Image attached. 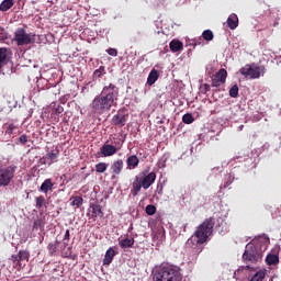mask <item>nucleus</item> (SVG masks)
I'll use <instances>...</instances> for the list:
<instances>
[{
    "label": "nucleus",
    "mask_w": 281,
    "mask_h": 281,
    "mask_svg": "<svg viewBox=\"0 0 281 281\" xmlns=\"http://www.w3.org/2000/svg\"><path fill=\"white\" fill-rule=\"evenodd\" d=\"M153 281H182L180 268L170 266L169 263H162L154 272Z\"/></svg>",
    "instance_id": "7ed1b4c3"
},
{
    "label": "nucleus",
    "mask_w": 281,
    "mask_h": 281,
    "mask_svg": "<svg viewBox=\"0 0 281 281\" xmlns=\"http://www.w3.org/2000/svg\"><path fill=\"white\" fill-rule=\"evenodd\" d=\"M170 49L171 52H180V49H183V43H181V41H171L170 42Z\"/></svg>",
    "instance_id": "bb28decb"
},
{
    "label": "nucleus",
    "mask_w": 281,
    "mask_h": 281,
    "mask_svg": "<svg viewBox=\"0 0 281 281\" xmlns=\"http://www.w3.org/2000/svg\"><path fill=\"white\" fill-rule=\"evenodd\" d=\"M156 212H157V209H156L155 204H147L146 214L148 216H155Z\"/></svg>",
    "instance_id": "e433bc0d"
},
{
    "label": "nucleus",
    "mask_w": 281,
    "mask_h": 281,
    "mask_svg": "<svg viewBox=\"0 0 281 281\" xmlns=\"http://www.w3.org/2000/svg\"><path fill=\"white\" fill-rule=\"evenodd\" d=\"M59 154H60V151H59L58 147H56V149H54L53 151L47 153L46 157H47V159L50 160V164H53V162H57Z\"/></svg>",
    "instance_id": "5701e85b"
},
{
    "label": "nucleus",
    "mask_w": 281,
    "mask_h": 281,
    "mask_svg": "<svg viewBox=\"0 0 281 281\" xmlns=\"http://www.w3.org/2000/svg\"><path fill=\"white\" fill-rule=\"evenodd\" d=\"M122 146L115 145L113 146L112 144H103V146L101 147V155L103 157H112L113 155H115V153L119 151V149H121Z\"/></svg>",
    "instance_id": "9d476101"
},
{
    "label": "nucleus",
    "mask_w": 281,
    "mask_h": 281,
    "mask_svg": "<svg viewBox=\"0 0 281 281\" xmlns=\"http://www.w3.org/2000/svg\"><path fill=\"white\" fill-rule=\"evenodd\" d=\"M202 38H204V41H213L214 33L212 30H204V32H202Z\"/></svg>",
    "instance_id": "f704fd0d"
},
{
    "label": "nucleus",
    "mask_w": 281,
    "mask_h": 281,
    "mask_svg": "<svg viewBox=\"0 0 281 281\" xmlns=\"http://www.w3.org/2000/svg\"><path fill=\"white\" fill-rule=\"evenodd\" d=\"M119 88L114 83H109L103 87L100 95H95L90 103V108L94 114H104L111 111L112 106L117 105Z\"/></svg>",
    "instance_id": "f03ea898"
},
{
    "label": "nucleus",
    "mask_w": 281,
    "mask_h": 281,
    "mask_svg": "<svg viewBox=\"0 0 281 281\" xmlns=\"http://www.w3.org/2000/svg\"><path fill=\"white\" fill-rule=\"evenodd\" d=\"M70 241V231L67 228L64 236V247H67Z\"/></svg>",
    "instance_id": "ea45409f"
},
{
    "label": "nucleus",
    "mask_w": 281,
    "mask_h": 281,
    "mask_svg": "<svg viewBox=\"0 0 281 281\" xmlns=\"http://www.w3.org/2000/svg\"><path fill=\"white\" fill-rule=\"evenodd\" d=\"M40 162H41V164H47V162H46V158H45V157L40 158Z\"/></svg>",
    "instance_id": "49530a36"
},
{
    "label": "nucleus",
    "mask_w": 281,
    "mask_h": 281,
    "mask_svg": "<svg viewBox=\"0 0 281 281\" xmlns=\"http://www.w3.org/2000/svg\"><path fill=\"white\" fill-rule=\"evenodd\" d=\"M238 92H239L238 85H233L232 89L229 90L231 98H237Z\"/></svg>",
    "instance_id": "4c0bfd02"
},
{
    "label": "nucleus",
    "mask_w": 281,
    "mask_h": 281,
    "mask_svg": "<svg viewBox=\"0 0 281 281\" xmlns=\"http://www.w3.org/2000/svg\"><path fill=\"white\" fill-rule=\"evenodd\" d=\"M106 53L109 54V56H113V57L119 56L117 48H109V49H106Z\"/></svg>",
    "instance_id": "37998d69"
},
{
    "label": "nucleus",
    "mask_w": 281,
    "mask_h": 281,
    "mask_svg": "<svg viewBox=\"0 0 281 281\" xmlns=\"http://www.w3.org/2000/svg\"><path fill=\"white\" fill-rule=\"evenodd\" d=\"M124 168V162L122 160V158H119V160H114V162H112L111 166V171L114 176H120V173H122Z\"/></svg>",
    "instance_id": "dca6fc26"
},
{
    "label": "nucleus",
    "mask_w": 281,
    "mask_h": 281,
    "mask_svg": "<svg viewBox=\"0 0 281 281\" xmlns=\"http://www.w3.org/2000/svg\"><path fill=\"white\" fill-rule=\"evenodd\" d=\"M104 74H106L105 66H100L99 68H97V70H94L93 78L94 79L102 78V76H104Z\"/></svg>",
    "instance_id": "7c9ffc66"
},
{
    "label": "nucleus",
    "mask_w": 281,
    "mask_h": 281,
    "mask_svg": "<svg viewBox=\"0 0 281 281\" xmlns=\"http://www.w3.org/2000/svg\"><path fill=\"white\" fill-rule=\"evenodd\" d=\"M280 261L279 255H268L266 257V262L268 266H277Z\"/></svg>",
    "instance_id": "393cba45"
},
{
    "label": "nucleus",
    "mask_w": 281,
    "mask_h": 281,
    "mask_svg": "<svg viewBox=\"0 0 281 281\" xmlns=\"http://www.w3.org/2000/svg\"><path fill=\"white\" fill-rule=\"evenodd\" d=\"M45 228V220L43 217H37L33 223V231H43Z\"/></svg>",
    "instance_id": "b1692460"
},
{
    "label": "nucleus",
    "mask_w": 281,
    "mask_h": 281,
    "mask_svg": "<svg viewBox=\"0 0 281 281\" xmlns=\"http://www.w3.org/2000/svg\"><path fill=\"white\" fill-rule=\"evenodd\" d=\"M214 225V218L209 217L196 226L192 236L189 237L184 244L186 251L194 256L201 255L204 249L203 245L207 243L210 236L213 234Z\"/></svg>",
    "instance_id": "f257e3e1"
},
{
    "label": "nucleus",
    "mask_w": 281,
    "mask_h": 281,
    "mask_svg": "<svg viewBox=\"0 0 281 281\" xmlns=\"http://www.w3.org/2000/svg\"><path fill=\"white\" fill-rule=\"evenodd\" d=\"M14 41L18 46L32 45L35 43L36 37L32 33H27L24 27H18L16 32H14Z\"/></svg>",
    "instance_id": "39448f33"
},
{
    "label": "nucleus",
    "mask_w": 281,
    "mask_h": 281,
    "mask_svg": "<svg viewBox=\"0 0 281 281\" xmlns=\"http://www.w3.org/2000/svg\"><path fill=\"white\" fill-rule=\"evenodd\" d=\"M159 79V71L153 68L147 77V85L153 86Z\"/></svg>",
    "instance_id": "aec40b11"
},
{
    "label": "nucleus",
    "mask_w": 281,
    "mask_h": 281,
    "mask_svg": "<svg viewBox=\"0 0 281 281\" xmlns=\"http://www.w3.org/2000/svg\"><path fill=\"white\" fill-rule=\"evenodd\" d=\"M228 72L225 68H221L214 76H212V87H221L226 82Z\"/></svg>",
    "instance_id": "6e6552de"
},
{
    "label": "nucleus",
    "mask_w": 281,
    "mask_h": 281,
    "mask_svg": "<svg viewBox=\"0 0 281 281\" xmlns=\"http://www.w3.org/2000/svg\"><path fill=\"white\" fill-rule=\"evenodd\" d=\"M156 178L157 175L155 171H150V173L145 175L142 180V187L144 188V190H148V188H150L151 184H154V182L156 181Z\"/></svg>",
    "instance_id": "9b49d317"
},
{
    "label": "nucleus",
    "mask_w": 281,
    "mask_h": 281,
    "mask_svg": "<svg viewBox=\"0 0 281 281\" xmlns=\"http://www.w3.org/2000/svg\"><path fill=\"white\" fill-rule=\"evenodd\" d=\"M119 245L122 249H131L135 245V239L126 235L123 239H119Z\"/></svg>",
    "instance_id": "f3484780"
},
{
    "label": "nucleus",
    "mask_w": 281,
    "mask_h": 281,
    "mask_svg": "<svg viewBox=\"0 0 281 281\" xmlns=\"http://www.w3.org/2000/svg\"><path fill=\"white\" fill-rule=\"evenodd\" d=\"M8 38V33L5 32V27L0 26V41H5Z\"/></svg>",
    "instance_id": "a19ab883"
},
{
    "label": "nucleus",
    "mask_w": 281,
    "mask_h": 281,
    "mask_svg": "<svg viewBox=\"0 0 281 281\" xmlns=\"http://www.w3.org/2000/svg\"><path fill=\"white\" fill-rule=\"evenodd\" d=\"M16 168L14 166H8L0 169V187H8L14 177Z\"/></svg>",
    "instance_id": "0eeeda50"
},
{
    "label": "nucleus",
    "mask_w": 281,
    "mask_h": 281,
    "mask_svg": "<svg viewBox=\"0 0 281 281\" xmlns=\"http://www.w3.org/2000/svg\"><path fill=\"white\" fill-rule=\"evenodd\" d=\"M91 217L95 220L97 217H104V212L99 203H90Z\"/></svg>",
    "instance_id": "ddd939ff"
},
{
    "label": "nucleus",
    "mask_w": 281,
    "mask_h": 281,
    "mask_svg": "<svg viewBox=\"0 0 281 281\" xmlns=\"http://www.w3.org/2000/svg\"><path fill=\"white\" fill-rule=\"evenodd\" d=\"M210 90H211V85H209V83L202 85V87H201L202 94H206L207 92H210Z\"/></svg>",
    "instance_id": "79ce46f5"
},
{
    "label": "nucleus",
    "mask_w": 281,
    "mask_h": 281,
    "mask_svg": "<svg viewBox=\"0 0 281 281\" xmlns=\"http://www.w3.org/2000/svg\"><path fill=\"white\" fill-rule=\"evenodd\" d=\"M13 5H14V0H3L0 3V11L11 10V8H13Z\"/></svg>",
    "instance_id": "a878e982"
},
{
    "label": "nucleus",
    "mask_w": 281,
    "mask_h": 281,
    "mask_svg": "<svg viewBox=\"0 0 281 281\" xmlns=\"http://www.w3.org/2000/svg\"><path fill=\"white\" fill-rule=\"evenodd\" d=\"M3 128L5 130V135H13L14 131L18 130L16 125L14 123H4Z\"/></svg>",
    "instance_id": "c85d7f7f"
},
{
    "label": "nucleus",
    "mask_w": 281,
    "mask_h": 281,
    "mask_svg": "<svg viewBox=\"0 0 281 281\" xmlns=\"http://www.w3.org/2000/svg\"><path fill=\"white\" fill-rule=\"evenodd\" d=\"M53 188H54V182H52V179H45L42 182L41 192L47 193L50 190H53Z\"/></svg>",
    "instance_id": "412c9836"
},
{
    "label": "nucleus",
    "mask_w": 281,
    "mask_h": 281,
    "mask_svg": "<svg viewBox=\"0 0 281 281\" xmlns=\"http://www.w3.org/2000/svg\"><path fill=\"white\" fill-rule=\"evenodd\" d=\"M64 111H65V109H64V106H61V105H58L57 109H55V112H56L57 114H61V113H64Z\"/></svg>",
    "instance_id": "a18cd8bd"
},
{
    "label": "nucleus",
    "mask_w": 281,
    "mask_h": 281,
    "mask_svg": "<svg viewBox=\"0 0 281 281\" xmlns=\"http://www.w3.org/2000/svg\"><path fill=\"white\" fill-rule=\"evenodd\" d=\"M12 53L8 48H0V70L10 61Z\"/></svg>",
    "instance_id": "f8f14e48"
},
{
    "label": "nucleus",
    "mask_w": 281,
    "mask_h": 281,
    "mask_svg": "<svg viewBox=\"0 0 281 281\" xmlns=\"http://www.w3.org/2000/svg\"><path fill=\"white\" fill-rule=\"evenodd\" d=\"M247 268H248V269H250V267H249V266H247Z\"/></svg>",
    "instance_id": "09e8293b"
},
{
    "label": "nucleus",
    "mask_w": 281,
    "mask_h": 281,
    "mask_svg": "<svg viewBox=\"0 0 281 281\" xmlns=\"http://www.w3.org/2000/svg\"><path fill=\"white\" fill-rule=\"evenodd\" d=\"M58 245H60V241H58V239H56V241H54L53 244H48L47 249L50 256L56 255Z\"/></svg>",
    "instance_id": "c756f323"
},
{
    "label": "nucleus",
    "mask_w": 281,
    "mask_h": 281,
    "mask_svg": "<svg viewBox=\"0 0 281 281\" xmlns=\"http://www.w3.org/2000/svg\"><path fill=\"white\" fill-rule=\"evenodd\" d=\"M126 166L127 170H135L139 166V158L137 155H130V157L126 158Z\"/></svg>",
    "instance_id": "4468645a"
},
{
    "label": "nucleus",
    "mask_w": 281,
    "mask_h": 281,
    "mask_svg": "<svg viewBox=\"0 0 281 281\" xmlns=\"http://www.w3.org/2000/svg\"><path fill=\"white\" fill-rule=\"evenodd\" d=\"M69 203L71 204V206H75L76 209H80V206H82L83 204V199L80 195H72L69 199Z\"/></svg>",
    "instance_id": "4be33fe9"
},
{
    "label": "nucleus",
    "mask_w": 281,
    "mask_h": 281,
    "mask_svg": "<svg viewBox=\"0 0 281 281\" xmlns=\"http://www.w3.org/2000/svg\"><path fill=\"white\" fill-rule=\"evenodd\" d=\"M239 72L245 78L257 79L260 78L261 74H265V66L245 65L240 68Z\"/></svg>",
    "instance_id": "423d86ee"
},
{
    "label": "nucleus",
    "mask_w": 281,
    "mask_h": 281,
    "mask_svg": "<svg viewBox=\"0 0 281 281\" xmlns=\"http://www.w3.org/2000/svg\"><path fill=\"white\" fill-rule=\"evenodd\" d=\"M162 192V187L160 188V191H158V193H161Z\"/></svg>",
    "instance_id": "de8ad7c7"
},
{
    "label": "nucleus",
    "mask_w": 281,
    "mask_h": 281,
    "mask_svg": "<svg viewBox=\"0 0 281 281\" xmlns=\"http://www.w3.org/2000/svg\"><path fill=\"white\" fill-rule=\"evenodd\" d=\"M243 259L246 262L250 261L251 263H257V261L262 260V254L259 248L256 247L252 241H250L246 245L245 252L243 254Z\"/></svg>",
    "instance_id": "20e7f679"
},
{
    "label": "nucleus",
    "mask_w": 281,
    "mask_h": 281,
    "mask_svg": "<svg viewBox=\"0 0 281 281\" xmlns=\"http://www.w3.org/2000/svg\"><path fill=\"white\" fill-rule=\"evenodd\" d=\"M267 271L266 269H261L260 271H257L256 274L249 280V281H263L266 278Z\"/></svg>",
    "instance_id": "cd10ccee"
},
{
    "label": "nucleus",
    "mask_w": 281,
    "mask_h": 281,
    "mask_svg": "<svg viewBox=\"0 0 281 281\" xmlns=\"http://www.w3.org/2000/svg\"><path fill=\"white\" fill-rule=\"evenodd\" d=\"M239 19L236 13H232L227 19V26L231 27V30H236L238 27Z\"/></svg>",
    "instance_id": "6ab92c4d"
},
{
    "label": "nucleus",
    "mask_w": 281,
    "mask_h": 281,
    "mask_svg": "<svg viewBox=\"0 0 281 281\" xmlns=\"http://www.w3.org/2000/svg\"><path fill=\"white\" fill-rule=\"evenodd\" d=\"M36 209L41 210L46 204V199L44 195H38V198H35Z\"/></svg>",
    "instance_id": "2f4dec72"
},
{
    "label": "nucleus",
    "mask_w": 281,
    "mask_h": 281,
    "mask_svg": "<svg viewBox=\"0 0 281 281\" xmlns=\"http://www.w3.org/2000/svg\"><path fill=\"white\" fill-rule=\"evenodd\" d=\"M114 257H115L114 248H112V247L108 248L105 256L103 258V266H110L112 263Z\"/></svg>",
    "instance_id": "a211bd4d"
},
{
    "label": "nucleus",
    "mask_w": 281,
    "mask_h": 281,
    "mask_svg": "<svg viewBox=\"0 0 281 281\" xmlns=\"http://www.w3.org/2000/svg\"><path fill=\"white\" fill-rule=\"evenodd\" d=\"M127 120H128V114H125L124 111H119L112 117V124L117 125L119 127H123L124 125H126Z\"/></svg>",
    "instance_id": "1a4fd4ad"
},
{
    "label": "nucleus",
    "mask_w": 281,
    "mask_h": 281,
    "mask_svg": "<svg viewBox=\"0 0 281 281\" xmlns=\"http://www.w3.org/2000/svg\"><path fill=\"white\" fill-rule=\"evenodd\" d=\"M29 142V136L27 134H21L20 138H19V143L22 145V146H25Z\"/></svg>",
    "instance_id": "58836bf2"
},
{
    "label": "nucleus",
    "mask_w": 281,
    "mask_h": 281,
    "mask_svg": "<svg viewBox=\"0 0 281 281\" xmlns=\"http://www.w3.org/2000/svg\"><path fill=\"white\" fill-rule=\"evenodd\" d=\"M182 122L183 124H193L194 117L190 112H187V114H183Z\"/></svg>",
    "instance_id": "c9c22d12"
},
{
    "label": "nucleus",
    "mask_w": 281,
    "mask_h": 281,
    "mask_svg": "<svg viewBox=\"0 0 281 281\" xmlns=\"http://www.w3.org/2000/svg\"><path fill=\"white\" fill-rule=\"evenodd\" d=\"M108 170V164L106 162H98L95 165V171L97 173H104V171Z\"/></svg>",
    "instance_id": "473e14b6"
},
{
    "label": "nucleus",
    "mask_w": 281,
    "mask_h": 281,
    "mask_svg": "<svg viewBox=\"0 0 281 281\" xmlns=\"http://www.w3.org/2000/svg\"><path fill=\"white\" fill-rule=\"evenodd\" d=\"M19 260H20V266H21V261L30 260V252L27 250H19Z\"/></svg>",
    "instance_id": "72a5a7b5"
},
{
    "label": "nucleus",
    "mask_w": 281,
    "mask_h": 281,
    "mask_svg": "<svg viewBox=\"0 0 281 281\" xmlns=\"http://www.w3.org/2000/svg\"><path fill=\"white\" fill-rule=\"evenodd\" d=\"M11 260L15 263L20 265V252L18 255L11 256Z\"/></svg>",
    "instance_id": "c03bdc74"
},
{
    "label": "nucleus",
    "mask_w": 281,
    "mask_h": 281,
    "mask_svg": "<svg viewBox=\"0 0 281 281\" xmlns=\"http://www.w3.org/2000/svg\"><path fill=\"white\" fill-rule=\"evenodd\" d=\"M142 188H143V180H139V177L137 175L133 181L132 190H131L133 198H136V195H138Z\"/></svg>",
    "instance_id": "2eb2a0df"
}]
</instances>
